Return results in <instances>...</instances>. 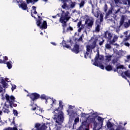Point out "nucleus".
<instances>
[{
  "label": "nucleus",
  "mask_w": 130,
  "mask_h": 130,
  "mask_svg": "<svg viewBox=\"0 0 130 130\" xmlns=\"http://www.w3.org/2000/svg\"><path fill=\"white\" fill-rule=\"evenodd\" d=\"M59 107L57 109L54 110V118L53 119L56 122V125H61L63 120L64 119L63 117V112H62V109H63V105H62V101H59Z\"/></svg>",
  "instance_id": "f257e3e1"
},
{
  "label": "nucleus",
  "mask_w": 130,
  "mask_h": 130,
  "mask_svg": "<svg viewBox=\"0 0 130 130\" xmlns=\"http://www.w3.org/2000/svg\"><path fill=\"white\" fill-rule=\"evenodd\" d=\"M70 12H67V13L62 14L61 17L59 18V22L62 24V26H63V33L66 32V27H67V22L68 21H70L71 19V16L69 15Z\"/></svg>",
  "instance_id": "f03ea898"
},
{
  "label": "nucleus",
  "mask_w": 130,
  "mask_h": 130,
  "mask_svg": "<svg viewBox=\"0 0 130 130\" xmlns=\"http://www.w3.org/2000/svg\"><path fill=\"white\" fill-rule=\"evenodd\" d=\"M98 60H100V61H103L104 60V56L103 55H99V52H98L96 54L94 60H91V62L93 66L99 67L102 70H104V66L102 64H99L98 62H97Z\"/></svg>",
  "instance_id": "7ed1b4c3"
},
{
  "label": "nucleus",
  "mask_w": 130,
  "mask_h": 130,
  "mask_svg": "<svg viewBox=\"0 0 130 130\" xmlns=\"http://www.w3.org/2000/svg\"><path fill=\"white\" fill-rule=\"evenodd\" d=\"M62 46L66 48L71 49L72 52H74V53H75L76 54H78L79 52L82 51V50L80 49V45L78 44H75L73 48H72V47H71L70 45L67 44V43H66L64 41H62Z\"/></svg>",
  "instance_id": "20e7f679"
},
{
  "label": "nucleus",
  "mask_w": 130,
  "mask_h": 130,
  "mask_svg": "<svg viewBox=\"0 0 130 130\" xmlns=\"http://www.w3.org/2000/svg\"><path fill=\"white\" fill-rule=\"evenodd\" d=\"M38 19L36 22L38 27H40L41 29H47V22H46V20H44L42 24V17H40L39 15H38Z\"/></svg>",
  "instance_id": "39448f33"
},
{
  "label": "nucleus",
  "mask_w": 130,
  "mask_h": 130,
  "mask_svg": "<svg viewBox=\"0 0 130 130\" xmlns=\"http://www.w3.org/2000/svg\"><path fill=\"white\" fill-rule=\"evenodd\" d=\"M5 98L7 102L9 104L10 108H13V103H15V101H16V98H15L14 95H12L9 96V94H6Z\"/></svg>",
  "instance_id": "423d86ee"
},
{
  "label": "nucleus",
  "mask_w": 130,
  "mask_h": 130,
  "mask_svg": "<svg viewBox=\"0 0 130 130\" xmlns=\"http://www.w3.org/2000/svg\"><path fill=\"white\" fill-rule=\"evenodd\" d=\"M124 21H125V16L124 15H122L119 21V28H120V27L122 26V25H123L124 28H128V27H129L130 19L128 20V22H124Z\"/></svg>",
  "instance_id": "0eeeda50"
},
{
  "label": "nucleus",
  "mask_w": 130,
  "mask_h": 130,
  "mask_svg": "<svg viewBox=\"0 0 130 130\" xmlns=\"http://www.w3.org/2000/svg\"><path fill=\"white\" fill-rule=\"evenodd\" d=\"M46 128H47L46 124L44 123L41 125L39 123H37L35 124V127L32 130H46Z\"/></svg>",
  "instance_id": "6e6552de"
},
{
  "label": "nucleus",
  "mask_w": 130,
  "mask_h": 130,
  "mask_svg": "<svg viewBox=\"0 0 130 130\" xmlns=\"http://www.w3.org/2000/svg\"><path fill=\"white\" fill-rule=\"evenodd\" d=\"M29 97L30 99V101L36 102L37 99H39V98L40 97V94L37 92H33L29 95Z\"/></svg>",
  "instance_id": "1a4fd4ad"
},
{
  "label": "nucleus",
  "mask_w": 130,
  "mask_h": 130,
  "mask_svg": "<svg viewBox=\"0 0 130 130\" xmlns=\"http://www.w3.org/2000/svg\"><path fill=\"white\" fill-rule=\"evenodd\" d=\"M84 121H87V122H89V130H90V123H93L94 125V129H95L96 127H97V123L96 122V120L95 118H90V120L89 121V117L86 118V120Z\"/></svg>",
  "instance_id": "9d476101"
},
{
  "label": "nucleus",
  "mask_w": 130,
  "mask_h": 130,
  "mask_svg": "<svg viewBox=\"0 0 130 130\" xmlns=\"http://www.w3.org/2000/svg\"><path fill=\"white\" fill-rule=\"evenodd\" d=\"M69 0H61V4H63L61 6L62 9H63V10H69L70 9V6L67 4L68 3Z\"/></svg>",
  "instance_id": "9b49d317"
},
{
  "label": "nucleus",
  "mask_w": 130,
  "mask_h": 130,
  "mask_svg": "<svg viewBox=\"0 0 130 130\" xmlns=\"http://www.w3.org/2000/svg\"><path fill=\"white\" fill-rule=\"evenodd\" d=\"M85 25H87V27L91 28L93 25H94V19H86L85 21Z\"/></svg>",
  "instance_id": "f8f14e48"
},
{
  "label": "nucleus",
  "mask_w": 130,
  "mask_h": 130,
  "mask_svg": "<svg viewBox=\"0 0 130 130\" xmlns=\"http://www.w3.org/2000/svg\"><path fill=\"white\" fill-rule=\"evenodd\" d=\"M18 7L20 9H22V10L23 11H27V10H28V7L27 6V4H26L25 2L21 3L20 4H19Z\"/></svg>",
  "instance_id": "ddd939ff"
},
{
  "label": "nucleus",
  "mask_w": 130,
  "mask_h": 130,
  "mask_svg": "<svg viewBox=\"0 0 130 130\" xmlns=\"http://www.w3.org/2000/svg\"><path fill=\"white\" fill-rule=\"evenodd\" d=\"M104 38H106V39H108L109 42L111 40V38H112V35L107 30L104 32Z\"/></svg>",
  "instance_id": "4468645a"
},
{
  "label": "nucleus",
  "mask_w": 130,
  "mask_h": 130,
  "mask_svg": "<svg viewBox=\"0 0 130 130\" xmlns=\"http://www.w3.org/2000/svg\"><path fill=\"white\" fill-rule=\"evenodd\" d=\"M101 26V23L99 21L96 20L95 31L99 32L100 31V27Z\"/></svg>",
  "instance_id": "2eb2a0df"
},
{
  "label": "nucleus",
  "mask_w": 130,
  "mask_h": 130,
  "mask_svg": "<svg viewBox=\"0 0 130 130\" xmlns=\"http://www.w3.org/2000/svg\"><path fill=\"white\" fill-rule=\"evenodd\" d=\"M3 63L5 64H7V67L9 70H11L12 68H13V62L12 61H3Z\"/></svg>",
  "instance_id": "dca6fc26"
},
{
  "label": "nucleus",
  "mask_w": 130,
  "mask_h": 130,
  "mask_svg": "<svg viewBox=\"0 0 130 130\" xmlns=\"http://www.w3.org/2000/svg\"><path fill=\"white\" fill-rule=\"evenodd\" d=\"M34 102H35L30 101V106H31V107H32L31 110L35 111V110H36L38 106H37V104L34 103Z\"/></svg>",
  "instance_id": "f3484780"
},
{
  "label": "nucleus",
  "mask_w": 130,
  "mask_h": 130,
  "mask_svg": "<svg viewBox=\"0 0 130 130\" xmlns=\"http://www.w3.org/2000/svg\"><path fill=\"white\" fill-rule=\"evenodd\" d=\"M97 41H98V38H95L90 45L91 46V49H94L97 46Z\"/></svg>",
  "instance_id": "a211bd4d"
},
{
  "label": "nucleus",
  "mask_w": 130,
  "mask_h": 130,
  "mask_svg": "<svg viewBox=\"0 0 130 130\" xmlns=\"http://www.w3.org/2000/svg\"><path fill=\"white\" fill-rule=\"evenodd\" d=\"M92 14L96 18H99V15H100V11L99 10H98L95 12H94V9H92L91 11Z\"/></svg>",
  "instance_id": "6ab92c4d"
},
{
  "label": "nucleus",
  "mask_w": 130,
  "mask_h": 130,
  "mask_svg": "<svg viewBox=\"0 0 130 130\" xmlns=\"http://www.w3.org/2000/svg\"><path fill=\"white\" fill-rule=\"evenodd\" d=\"M117 39H118V37H117V36H115L113 38V39H112V40H110V44H112V45H114V43L116 42V41H117Z\"/></svg>",
  "instance_id": "aec40b11"
},
{
  "label": "nucleus",
  "mask_w": 130,
  "mask_h": 130,
  "mask_svg": "<svg viewBox=\"0 0 130 130\" xmlns=\"http://www.w3.org/2000/svg\"><path fill=\"white\" fill-rule=\"evenodd\" d=\"M39 99H41V100H48L49 98L46 96L45 94H43L41 95H40Z\"/></svg>",
  "instance_id": "412c9836"
},
{
  "label": "nucleus",
  "mask_w": 130,
  "mask_h": 130,
  "mask_svg": "<svg viewBox=\"0 0 130 130\" xmlns=\"http://www.w3.org/2000/svg\"><path fill=\"white\" fill-rule=\"evenodd\" d=\"M117 73H119L120 75V76H121V77H122V78H123L124 79H125V80H126V77H125V76H124V72L122 71H121V70H120V69H118V72H117Z\"/></svg>",
  "instance_id": "4be33fe9"
},
{
  "label": "nucleus",
  "mask_w": 130,
  "mask_h": 130,
  "mask_svg": "<svg viewBox=\"0 0 130 130\" xmlns=\"http://www.w3.org/2000/svg\"><path fill=\"white\" fill-rule=\"evenodd\" d=\"M111 57H112V56L111 55H106L105 56V61L106 62H109L111 60Z\"/></svg>",
  "instance_id": "5701e85b"
},
{
  "label": "nucleus",
  "mask_w": 130,
  "mask_h": 130,
  "mask_svg": "<svg viewBox=\"0 0 130 130\" xmlns=\"http://www.w3.org/2000/svg\"><path fill=\"white\" fill-rule=\"evenodd\" d=\"M39 0H26V4L27 5H29V4H32V5H34L35 3H37Z\"/></svg>",
  "instance_id": "b1692460"
},
{
  "label": "nucleus",
  "mask_w": 130,
  "mask_h": 130,
  "mask_svg": "<svg viewBox=\"0 0 130 130\" xmlns=\"http://www.w3.org/2000/svg\"><path fill=\"white\" fill-rule=\"evenodd\" d=\"M85 4H86V2H85V1L81 0V3L78 4V5H79V8L82 9V8H84L85 6Z\"/></svg>",
  "instance_id": "393cba45"
},
{
  "label": "nucleus",
  "mask_w": 130,
  "mask_h": 130,
  "mask_svg": "<svg viewBox=\"0 0 130 130\" xmlns=\"http://www.w3.org/2000/svg\"><path fill=\"white\" fill-rule=\"evenodd\" d=\"M125 38L123 39V43L126 42V41H128L130 39V33L128 35V36H124Z\"/></svg>",
  "instance_id": "a878e982"
},
{
  "label": "nucleus",
  "mask_w": 130,
  "mask_h": 130,
  "mask_svg": "<svg viewBox=\"0 0 130 130\" xmlns=\"http://www.w3.org/2000/svg\"><path fill=\"white\" fill-rule=\"evenodd\" d=\"M105 69L108 72H110V71H112V66L111 65H107Z\"/></svg>",
  "instance_id": "bb28decb"
},
{
  "label": "nucleus",
  "mask_w": 130,
  "mask_h": 130,
  "mask_svg": "<svg viewBox=\"0 0 130 130\" xmlns=\"http://www.w3.org/2000/svg\"><path fill=\"white\" fill-rule=\"evenodd\" d=\"M93 49H92V47L91 45H88L86 46V51L87 52H90V51H92V50Z\"/></svg>",
  "instance_id": "cd10ccee"
},
{
  "label": "nucleus",
  "mask_w": 130,
  "mask_h": 130,
  "mask_svg": "<svg viewBox=\"0 0 130 130\" xmlns=\"http://www.w3.org/2000/svg\"><path fill=\"white\" fill-rule=\"evenodd\" d=\"M1 84L3 85V88H6L7 86H8V84L6 82L4 79L2 80V82H1Z\"/></svg>",
  "instance_id": "c85d7f7f"
},
{
  "label": "nucleus",
  "mask_w": 130,
  "mask_h": 130,
  "mask_svg": "<svg viewBox=\"0 0 130 130\" xmlns=\"http://www.w3.org/2000/svg\"><path fill=\"white\" fill-rule=\"evenodd\" d=\"M111 45H113L112 44H110V42H109V44L107 43L105 45V48L107 49H110V48H111Z\"/></svg>",
  "instance_id": "c756f323"
},
{
  "label": "nucleus",
  "mask_w": 130,
  "mask_h": 130,
  "mask_svg": "<svg viewBox=\"0 0 130 130\" xmlns=\"http://www.w3.org/2000/svg\"><path fill=\"white\" fill-rule=\"evenodd\" d=\"M107 126L108 128H111V127L113 126V125H112V123H111V122L108 121L107 123Z\"/></svg>",
  "instance_id": "7c9ffc66"
},
{
  "label": "nucleus",
  "mask_w": 130,
  "mask_h": 130,
  "mask_svg": "<svg viewBox=\"0 0 130 130\" xmlns=\"http://www.w3.org/2000/svg\"><path fill=\"white\" fill-rule=\"evenodd\" d=\"M112 14V9H109L108 11V12L106 13V17H108V16H109V15H111Z\"/></svg>",
  "instance_id": "2f4dec72"
},
{
  "label": "nucleus",
  "mask_w": 130,
  "mask_h": 130,
  "mask_svg": "<svg viewBox=\"0 0 130 130\" xmlns=\"http://www.w3.org/2000/svg\"><path fill=\"white\" fill-rule=\"evenodd\" d=\"M124 76H126V77L130 78V73L128 72V71H126L124 72Z\"/></svg>",
  "instance_id": "473e14b6"
},
{
  "label": "nucleus",
  "mask_w": 130,
  "mask_h": 130,
  "mask_svg": "<svg viewBox=\"0 0 130 130\" xmlns=\"http://www.w3.org/2000/svg\"><path fill=\"white\" fill-rule=\"evenodd\" d=\"M77 3L76 2H71V4H70V8L71 9H74V7L76 6Z\"/></svg>",
  "instance_id": "72a5a7b5"
},
{
  "label": "nucleus",
  "mask_w": 130,
  "mask_h": 130,
  "mask_svg": "<svg viewBox=\"0 0 130 130\" xmlns=\"http://www.w3.org/2000/svg\"><path fill=\"white\" fill-rule=\"evenodd\" d=\"M100 22L102 23L103 22V14L102 13L100 14Z\"/></svg>",
  "instance_id": "f704fd0d"
},
{
  "label": "nucleus",
  "mask_w": 130,
  "mask_h": 130,
  "mask_svg": "<svg viewBox=\"0 0 130 130\" xmlns=\"http://www.w3.org/2000/svg\"><path fill=\"white\" fill-rule=\"evenodd\" d=\"M2 61H7V60H8L9 59V58H8V56H5V57L2 56Z\"/></svg>",
  "instance_id": "c9c22d12"
},
{
  "label": "nucleus",
  "mask_w": 130,
  "mask_h": 130,
  "mask_svg": "<svg viewBox=\"0 0 130 130\" xmlns=\"http://www.w3.org/2000/svg\"><path fill=\"white\" fill-rule=\"evenodd\" d=\"M13 114H14V115H15V116H18V111H17V110H13Z\"/></svg>",
  "instance_id": "e433bc0d"
},
{
  "label": "nucleus",
  "mask_w": 130,
  "mask_h": 130,
  "mask_svg": "<svg viewBox=\"0 0 130 130\" xmlns=\"http://www.w3.org/2000/svg\"><path fill=\"white\" fill-rule=\"evenodd\" d=\"M3 112H4V113H9V112H10V110L3 108Z\"/></svg>",
  "instance_id": "4c0bfd02"
},
{
  "label": "nucleus",
  "mask_w": 130,
  "mask_h": 130,
  "mask_svg": "<svg viewBox=\"0 0 130 130\" xmlns=\"http://www.w3.org/2000/svg\"><path fill=\"white\" fill-rule=\"evenodd\" d=\"M68 42L71 44V46H73L74 42L73 41V40H72V38H70L69 40L68 41Z\"/></svg>",
  "instance_id": "58836bf2"
},
{
  "label": "nucleus",
  "mask_w": 130,
  "mask_h": 130,
  "mask_svg": "<svg viewBox=\"0 0 130 130\" xmlns=\"http://www.w3.org/2000/svg\"><path fill=\"white\" fill-rule=\"evenodd\" d=\"M117 69L118 70H120L121 69L123 70V69H124V67L123 66V65H120V66L117 67Z\"/></svg>",
  "instance_id": "ea45409f"
},
{
  "label": "nucleus",
  "mask_w": 130,
  "mask_h": 130,
  "mask_svg": "<svg viewBox=\"0 0 130 130\" xmlns=\"http://www.w3.org/2000/svg\"><path fill=\"white\" fill-rule=\"evenodd\" d=\"M14 125V126H16V123H15V117H13V121L11 123V125Z\"/></svg>",
  "instance_id": "a19ab883"
},
{
  "label": "nucleus",
  "mask_w": 130,
  "mask_h": 130,
  "mask_svg": "<svg viewBox=\"0 0 130 130\" xmlns=\"http://www.w3.org/2000/svg\"><path fill=\"white\" fill-rule=\"evenodd\" d=\"M73 30H74V29L72 27V26H69L67 28V31L69 32V31H73Z\"/></svg>",
  "instance_id": "79ce46f5"
},
{
  "label": "nucleus",
  "mask_w": 130,
  "mask_h": 130,
  "mask_svg": "<svg viewBox=\"0 0 130 130\" xmlns=\"http://www.w3.org/2000/svg\"><path fill=\"white\" fill-rule=\"evenodd\" d=\"M74 121H75V124H77V123H78V122H79V117L76 118Z\"/></svg>",
  "instance_id": "37998d69"
},
{
  "label": "nucleus",
  "mask_w": 130,
  "mask_h": 130,
  "mask_svg": "<svg viewBox=\"0 0 130 130\" xmlns=\"http://www.w3.org/2000/svg\"><path fill=\"white\" fill-rule=\"evenodd\" d=\"M79 29H78V32H81L82 31V30H83V29H84V26H80L79 27H78Z\"/></svg>",
  "instance_id": "c03bdc74"
},
{
  "label": "nucleus",
  "mask_w": 130,
  "mask_h": 130,
  "mask_svg": "<svg viewBox=\"0 0 130 130\" xmlns=\"http://www.w3.org/2000/svg\"><path fill=\"white\" fill-rule=\"evenodd\" d=\"M82 25V21H80L78 24H77V27L78 28H80V27H81V26Z\"/></svg>",
  "instance_id": "a18cd8bd"
},
{
  "label": "nucleus",
  "mask_w": 130,
  "mask_h": 130,
  "mask_svg": "<svg viewBox=\"0 0 130 130\" xmlns=\"http://www.w3.org/2000/svg\"><path fill=\"white\" fill-rule=\"evenodd\" d=\"M108 9V8L107 7V5L105 4V7H104V12H105V13H106V12H107Z\"/></svg>",
  "instance_id": "49530a36"
},
{
  "label": "nucleus",
  "mask_w": 130,
  "mask_h": 130,
  "mask_svg": "<svg viewBox=\"0 0 130 130\" xmlns=\"http://www.w3.org/2000/svg\"><path fill=\"white\" fill-rule=\"evenodd\" d=\"M89 52H86L85 53H84V57L87 59V56H88V55H89Z\"/></svg>",
  "instance_id": "de8ad7c7"
},
{
  "label": "nucleus",
  "mask_w": 130,
  "mask_h": 130,
  "mask_svg": "<svg viewBox=\"0 0 130 130\" xmlns=\"http://www.w3.org/2000/svg\"><path fill=\"white\" fill-rule=\"evenodd\" d=\"M112 63H113V64H115L116 63V62H117V60H116V59L114 58L112 59Z\"/></svg>",
  "instance_id": "09e8293b"
},
{
  "label": "nucleus",
  "mask_w": 130,
  "mask_h": 130,
  "mask_svg": "<svg viewBox=\"0 0 130 130\" xmlns=\"http://www.w3.org/2000/svg\"><path fill=\"white\" fill-rule=\"evenodd\" d=\"M104 41H105V40H103V39H102V41H101L100 43H99V45L100 46H101L102 45H103V43H104Z\"/></svg>",
  "instance_id": "8fccbe9b"
},
{
  "label": "nucleus",
  "mask_w": 130,
  "mask_h": 130,
  "mask_svg": "<svg viewBox=\"0 0 130 130\" xmlns=\"http://www.w3.org/2000/svg\"><path fill=\"white\" fill-rule=\"evenodd\" d=\"M98 121H103V119L102 118V117L99 116L98 117Z\"/></svg>",
  "instance_id": "3c124183"
},
{
  "label": "nucleus",
  "mask_w": 130,
  "mask_h": 130,
  "mask_svg": "<svg viewBox=\"0 0 130 130\" xmlns=\"http://www.w3.org/2000/svg\"><path fill=\"white\" fill-rule=\"evenodd\" d=\"M3 130H12V127H7L3 129Z\"/></svg>",
  "instance_id": "603ef678"
},
{
  "label": "nucleus",
  "mask_w": 130,
  "mask_h": 130,
  "mask_svg": "<svg viewBox=\"0 0 130 130\" xmlns=\"http://www.w3.org/2000/svg\"><path fill=\"white\" fill-rule=\"evenodd\" d=\"M123 5H127V0H122Z\"/></svg>",
  "instance_id": "864d4df0"
},
{
  "label": "nucleus",
  "mask_w": 130,
  "mask_h": 130,
  "mask_svg": "<svg viewBox=\"0 0 130 130\" xmlns=\"http://www.w3.org/2000/svg\"><path fill=\"white\" fill-rule=\"evenodd\" d=\"M2 57H3L2 55H0V63H3V59H2Z\"/></svg>",
  "instance_id": "5fc2aeb1"
},
{
  "label": "nucleus",
  "mask_w": 130,
  "mask_h": 130,
  "mask_svg": "<svg viewBox=\"0 0 130 130\" xmlns=\"http://www.w3.org/2000/svg\"><path fill=\"white\" fill-rule=\"evenodd\" d=\"M124 45H125V46H127L128 47H129V44L127 42H125Z\"/></svg>",
  "instance_id": "6e6d98bb"
},
{
  "label": "nucleus",
  "mask_w": 130,
  "mask_h": 130,
  "mask_svg": "<svg viewBox=\"0 0 130 130\" xmlns=\"http://www.w3.org/2000/svg\"><path fill=\"white\" fill-rule=\"evenodd\" d=\"M16 85L12 86V88H11L12 91H14V90H15V89H16Z\"/></svg>",
  "instance_id": "4d7b16f0"
},
{
  "label": "nucleus",
  "mask_w": 130,
  "mask_h": 130,
  "mask_svg": "<svg viewBox=\"0 0 130 130\" xmlns=\"http://www.w3.org/2000/svg\"><path fill=\"white\" fill-rule=\"evenodd\" d=\"M83 40V37L81 36L78 40V41H82Z\"/></svg>",
  "instance_id": "13d9d810"
},
{
  "label": "nucleus",
  "mask_w": 130,
  "mask_h": 130,
  "mask_svg": "<svg viewBox=\"0 0 130 130\" xmlns=\"http://www.w3.org/2000/svg\"><path fill=\"white\" fill-rule=\"evenodd\" d=\"M3 80H4V77H2V75H0V83L3 82Z\"/></svg>",
  "instance_id": "bf43d9fd"
},
{
  "label": "nucleus",
  "mask_w": 130,
  "mask_h": 130,
  "mask_svg": "<svg viewBox=\"0 0 130 130\" xmlns=\"http://www.w3.org/2000/svg\"><path fill=\"white\" fill-rule=\"evenodd\" d=\"M11 130H18V128L16 126H14L13 127H11Z\"/></svg>",
  "instance_id": "052dcab7"
},
{
  "label": "nucleus",
  "mask_w": 130,
  "mask_h": 130,
  "mask_svg": "<svg viewBox=\"0 0 130 130\" xmlns=\"http://www.w3.org/2000/svg\"><path fill=\"white\" fill-rule=\"evenodd\" d=\"M121 127V125H119L116 128L115 130H120V128Z\"/></svg>",
  "instance_id": "680f3d73"
},
{
  "label": "nucleus",
  "mask_w": 130,
  "mask_h": 130,
  "mask_svg": "<svg viewBox=\"0 0 130 130\" xmlns=\"http://www.w3.org/2000/svg\"><path fill=\"white\" fill-rule=\"evenodd\" d=\"M128 34V32L127 31L124 32V34L125 36H128V35H127Z\"/></svg>",
  "instance_id": "e2e57ef3"
},
{
  "label": "nucleus",
  "mask_w": 130,
  "mask_h": 130,
  "mask_svg": "<svg viewBox=\"0 0 130 130\" xmlns=\"http://www.w3.org/2000/svg\"><path fill=\"white\" fill-rule=\"evenodd\" d=\"M3 87H2V85H0V93H2V92H3Z\"/></svg>",
  "instance_id": "0e129e2a"
},
{
  "label": "nucleus",
  "mask_w": 130,
  "mask_h": 130,
  "mask_svg": "<svg viewBox=\"0 0 130 130\" xmlns=\"http://www.w3.org/2000/svg\"><path fill=\"white\" fill-rule=\"evenodd\" d=\"M32 10L33 11H36V7H35V6H32Z\"/></svg>",
  "instance_id": "69168bd1"
},
{
  "label": "nucleus",
  "mask_w": 130,
  "mask_h": 130,
  "mask_svg": "<svg viewBox=\"0 0 130 130\" xmlns=\"http://www.w3.org/2000/svg\"><path fill=\"white\" fill-rule=\"evenodd\" d=\"M17 107V104H14V103H13L12 104V107Z\"/></svg>",
  "instance_id": "338daca9"
},
{
  "label": "nucleus",
  "mask_w": 130,
  "mask_h": 130,
  "mask_svg": "<svg viewBox=\"0 0 130 130\" xmlns=\"http://www.w3.org/2000/svg\"><path fill=\"white\" fill-rule=\"evenodd\" d=\"M120 129H121V130H126V129H125V128L122 127V126H121V127L120 128Z\"/></svg>",
  "instance_id": "774afa93"
}]
</instances>
